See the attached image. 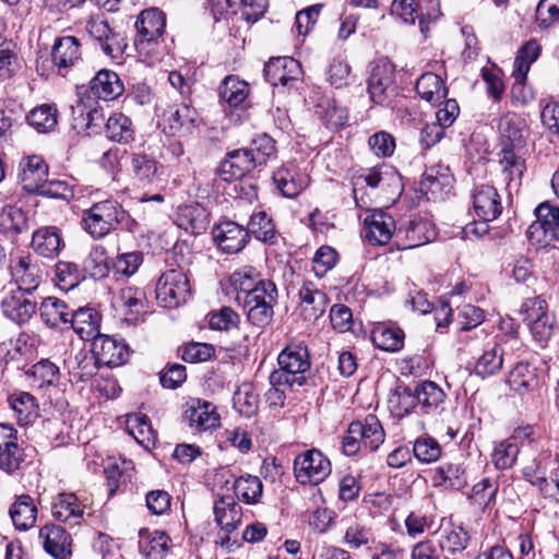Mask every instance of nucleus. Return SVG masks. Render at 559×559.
<instances>
[{"label":"nucleus","mask_w":559,"mask_h":559,"mask_svg":"<svg viewBox=\"0 0 559 559\" xmlns=\"http://www.w3.org/2000/svg\"><path fill=\"white\" fill-rule=\"evenodd\" d=\"M277 364L269 377L272 388L267 399L273 403H282L286 390L307 384L306 373L311 366L308 347L304 342H290L278 354Z\"/></svg>","instance_id":"nucleus-1"},{"label":"nucleus","mask_w":559,"mask_h":559,"mask_svg":"<svg viewBox=\"0 0 559 559\" xmlns=\"http://www.w3.org/2000/svg\"><path fill=\"white\" fill-rule=\"evenodd\" d=\"M129 221V214L112 199L96 202L82 212L83 229L94 239L104 238L120 225L128 226Z\"/></svg>","instance_id":"nucleus-2"},{"label":"nucleus","mask_w":559,"mask_h":559,"mask_svg":"<svg viewBox=\"0 0 559 559\" xmlns=\"http://www.w3.org/2000/svg\"><path fill=\"white\" fill-rule=\"evenodd\" d=\"M242 299L243 309L251 324L264 328L272 322L274 307L278 300V290L273 281L260 282L258 288L243 296Z\"/></svg>","instance_id":"nucleus-3"},{"label":"nucleus","mask_w":559,"mask_h":559,"mask_svg":"<svg viewBox=\"0 0 559 559\" xmlns=\"http://www.w3.org/2000/svg\"><path fill=\"white\" fill-rule=\"evenodd\" d=\"M519 314L534 340L540 346H545L555 329V317L549 312L547 301L540 296L527 298L522 302Z\"/></svg>","instance_id":"nucleus-4"},{"label":"nucleus","mask_w":559,"mask_h":559,"mask_svg":"<svg viewBox=\"0 0 559 559\" xmlns=\"http://www.w3.org/2000/svg\"><path fill=\"white\" fill-rule=\"evenodd\" d=\"M367 91L372 103L389 106L396 96L394 67L386 59L370 64Z\"/></svg>","instance_id":"nucleus-5"},{"label":"nucleus","mask_w":559,"mask_h":559,"mask_svg":"<svg viewBox=\"0 0 559 559\" xmlns=\"http://www.w3.org/2000/svg\"><path fill=\"white\" fill-rule=\"evenodd\" d=\"M294 476L300 485H319L331 474V462L320 450H306L294 459Z\"/></svg>","instance_id":"nucleus-6"},{"label":"nucleus","mask_w":559,"mask_h":559,"mask_svg":"<svg viewBox=\"0 0 559 559\" xmlns=\"http://www.w3.org/2000/svg\"><path fill=\"white\" fill-rule=\"evenodd\" d=\"M191 294L187 275L178 269L164 272L156 283V299L165 308H177L185 304Z\"/></svg>","instance_id":"nucleus-7"},{"label":"nucleus","mask_w":559,"mask_h":559,"mask_svg":"<svg viewBox=\"0 0 559 559\" xmlns=\"http://www.w3.org/2000/svg\"><path fill=\"white\" fill-rule=\"evenodd\" d=\"M536 221L530 225L526 236L532 243H559V206L549 202L535 209Z\"/></svg>","instance_id":"nucleus-8"},{"label":"nucleus","mask_w":559,"mask_h":559,"mask_svg":"<svg viewBox=\"0 0 559 559\" xmlns=\"http://www.w3.org/2000/svg\"><path fill=\"white\" fill-rule=\"evenodd\" d=\"M38 301L33 293L9 292L0 302L2 314L17 325H24L37 312Z\"/></svg>","instance_id":"nucleus-9"},{"label":"nucleus","mask_w":559,"mask_h":559,"mask_svg":"<svg viewBox=\"0 0 559 559\" xmlns=\"http://www.w3.org/2000/svg\"><path fill=\"white\" fill-rule=\"evenodd\" d=\"M198 112L187 104L173 105L162 115L159 124L168 135H188L197 127Z\"/></svg>","instance_id":"nucleus-10"},{"label":"nucleus","mask_w":559,"mask_h":559,"mask_svg":"<svg viewBox=\"0 0 559 559\" xmlns=\"http://www.w3.org/2000/svg\"><path fill=\"white\" fill-rule=\"evenodd\" d=\"M165 26V15L160 10L152 8L142 11L135 22L138 31L135 46L139 52H143L150 45L154 44L163 35Z\"/></svg>","instance_id":"nucleus-11"},{"label":"nucleus","mask_w":559,"mask_h":559,"mask_svg":"<svg viewBox=\"0 0 559 559\" xmlns=\"http://www.w3.org/2000/svg\"><path fill=\"white\" fill-rule=\"evenodd\" d=\"M212 234L217 247L228 254L241 251L250 239L248 229L233 221L219 223Z\"/></svg>","instance_id":"nucleus-12"},{"label":"nucleus","mask_w":559,"mask_h":559,"mask_svg":"<svg viewBox=\"0 0 559 559\" xmlns=\"http://www.w3.org/2000/svg\"><path fill=\"white\" fill-rule=\"evenodd\" d=\"M92 353L100 366L109 368L121 366L129 356L127 344L105 334L94 337Z\"/></svg>","instance_id":"nucleus-13"},{"label":"nucleus","mask_w":559,"mask_h":559,"mask_svg":"<svg viewBox=\"0 0 559 559\" xmlns=\"http://www.w3.org/2000/svg\"><path fill=\"white\" fill-rule=\"evenodd\" d=\"M265 80L277 86H292L294 82L299 80L301 73L300 63L292 57L272 58L264 66Z\"/></svg>","instance_id":"nucleus-14"},{"label":"nucleus","mask_w":559,"mask_h":559,"mask_svg":"<svg viewBox=\"0 0 559 559\" xmlns=\"http://www.w3.org/2000/svg\"><path fill=\"white\" fill-rule=\"evenodd\" d=\"M23 455L17 431L9 425L0 424V469L12 474L20 468Z\"/></svg>","instance_id":"nucleus-15"},{"label":"nucleus","mask_w":559,"mask_h":559,"mask_svg":"<svg viewBox=\"0 0 559 559\" xmlns=\"http://www.w3.org/2000/svg\"><path fill=\"white\" fill-rule=\"evenodd\" d=\"M85 506L73 492H61L51 502V515L56 521L70 526L79 525L84 519Z\"/></svg>","instance_id":"nucleus-16"},{"label":"nucleus","mask_w":559,"mask_h":559,"mask_svg":"<svg viewBox=\"0 0 559 559\" xmlns=\"http://www.w3.org/2000/svg\"><path fill=\"white\" fill-rule=\"evenodd\" d=\"M298 296L299 309L305 320L316 321L325 312L329 298L314 283L304 282Z\"/></svg>","instance_id":"nucleus-17"},{"label":"nucleus","mask_w":559,"mask_h":559,"mask_svg":"<svg viewBox=\"0 0 559 559\" xmlns=\"http://www.w3.org/2000/svg\"><path fill=\"white\" fill-rule=\"evenodd\" d=\"M472 200L475 214L484 221H495L502 212L501 199L493 186H476Z\"/></svg>","instance_id":"nucleus-18"},{"label":"nucleus","mask_w":559,"mask_h":559,"mask_svg":"<svg viewBox=\"0 0 559 559\" xmlns=\"http://www.w3.org/2000/svg\"><path fill=\"white\" fill-rule=\"evenodd\" d=\"M364 223L366 228L365 238L368 242L377 246L386 245L396 230L394 218L381 210L372 212L365 218Z\"/></svg>","instance_id":"nucleus-19"},{"label":"nucleus","mask_w":559,"mask_h":559,"mask_svg":"<svg viewBox=\"0 0 559 559\" xmlns=\"http://www.w3.org/2000/svg\"><path fill=\"white\" fill-rule=\"evenodd\" d=\"M247 148L235 150L227 153L219 166V176L224 181L242 178L257 167L253 155Z\"/></svg>","instance_id":"nucleus-20"},{"label":"nucleus","mask_w":559,"mask_h":559,"mask_svg":"<svg viewBox=\"0 0 559 559\" xmlns=\"http://www.w3.org/2000/svg\"><path fill=\"white\" fill-rule=\"evenodd\" d=\"M45 550L56 559H68L71 556V536L56 524H47L39 531Z\"/></svg>","instance_id":"nucleus-21"},{"label":"nucleus","mask_w":559,"mask_h":559,"mask_svg":"<svg viewBox=\"0 0 559 559\" xmlns=\"http://www.w3.org/2000/svg\"><path fill=\"white\" fill-rule=\"evenodd\" d=\"M214 515L217 525L226 534H230L236 531L241 523L242 509L233 496L225 495L215 500Z\"/></svg>","instance_id":"nucleus-22"},{"label":"nucleus","mask_w":559,"mask_h":559,"mask_svg":"<svg viewBox=\"0 0 559 559\" xmlns=\"http://www.w3.org/2000/svg\"><path fill=\"white\" fill-rule=\"evenodd\" d=\"M177 224L191 234H202L210 225V214L198 202L180 205L177 212Z\"/></svg>","instance_id":"nucleus-23"},{"label":"nucleus","mask_w":559,"mask_h":559,"mask_svg":"<svg viewBox=\"0 0 559 559\" xmlns=\"http://www.w3.org/2000/svg\"><path fill=\"white\" fill-rule=\"evenodd\" d=\"M100 314L91 307H82L71 311L69 324L83 341H94L100 335Z\"/></svg>","instance_id":"nucleus-24"},{"label":"nucleus","mask_w":559,"mask_h":559,"mask_svg":"<svg viewBox=\"0 0 559 559\" xmlns=\"http://www.w3.org/2000/svg\"><path fill=\"white\" fill-rule=\"evenodd\" d=\"M81 43L74 36H63L55 40L51 50V60L58 68L59 72L62 69L67 70L78 63L81 59Z\"/></svg>","instance_id":"nucleus-25"},{"label":"nucleus","mask_w":559,"mask_h":559,"mask_svg":"<svg viewBox=\"0 0 559 559\" xmlns=\"http://www.w3.org/2000/svg\"><path fill=\"white\" fill-rule=\"evenodd\" d=\"M436 236L435 230L427 221H411L405 227L396 230V238L402 241V249L420 247L431 241Z\"/></svg>","instance_id":"nucleus-26"},{"label":"nucleus","mask_w":559,"mask_h":559,"mask_svg":"<svg viewBox=\"0 0 559 559\" xmlns=\"http://www.w3.org/2000/svg\"><path fill=\"white\" fill-rule=\"evenodd\" d=\"M90 90L99 99L112 100L123 93L124 87L116 72L103 69L91 80Z\"/></svg>","instance_id":"nucleus-27"},{"label":"nucleus","mask_w":559,"mask_h":559,"mask_svg":"<svg viewBox=\"0 0 559 559\" xmlns=\"http://www.w3.org/2000/svg\"><path fill=\"white\" fill-rule=\"evenodd\" d=\"M11 275L17 288L24 293H33L38 287L40 282L39 270L35 264H32L28 257H19L11 261Z\"/></svg>","instance_id":"nucleus-28"},{"label":"nucleus","mask_w":559,"mask_h":559,"mask_svg":"<svg viewBox=\"0 0 559 559\" xmlns=\"http://www.w3.org/2000/svg\"><path fill=\"white\" fill-rule=\"evenodd\" d=\"M20 178L24 189L35 192L48 178V166L40 156L33 155L24 158L20 164Z\"/></svg>","instance_id":"nucleus-29"},{"label":"nucleus","mask_w":559,"mask_h":559,"mask_svg":"<svg viewBox=\"0 0 559 559\" xmlns=\"http://www.w3.org/2000/svg\"><path fill=\"white\" fill-rule=\"evenodd\" d=\"M183 420L191 428L207 430L218 425L219 416L211 403L197 401L186 409Z\"/></svg>","instance_id":"nucleus-30"},{"label":"nucleus","mask_w":559,"mask_h":559,"mask_svg":"<svg viewBox=\"0 0 559 559\" xmlns=\"http://www.w3.org/2000/svg\"><path fill=\"white\" fill-rule=\"evenodd\" d=\"M32 246L39 255L53 259L60 253L64 242L56 227H45L34 233Z\"/></svg>","instance_id":"nucleus-31"},{"label":"nucleus","mask_w":559,"mask_h":559,"mask_svg":"<svg viewBox=\"0 0 559 559\" xmlns=\"http://www.w3.org/2000/svg\"><path fill=\"white\" fill-rule=\"evenodd\" d=\"M518 148L507 147L501 150L500 166L504 176L507 187L518 189L525 170L524 158L516 153Z\"/></svg>","instance_id":"nucleus-32"},{"label":"nucleus","mask_w":559,"mask_h":559,"mask_svg":"<svg viewBox=\"0 0 559 559\" xmlns=\"http://www.w3.org/2000/svg\"><path fill=\"white\" fill-rule=\"evenodd\" d=\"M503 366V348L499 343L488 344L474 365L476 376L485 379L497 374Z\"/></svg>","instance_id":"nucleus-33"},{"label":"nucleus","mask_w":559,"mask_h":559,"mask_svg":"<svg viewBox=\"0 0 559 559\" xmlns=\"http://www.w3.org/2000/svg\"><path fill=\"white\" fill-rule=\"evenodd\" d=\"M162 165L154 156L144 152L131 155V169L134 178L143 186L152 185L159 178Z\"/></svg>","instance_id":"nucleus-34"},{"label":"nucleus","mask_w":559,"mask_h":559,"mask_svg":"<svg viewBox=\"0 0 559 559\" xmlns=\"http://www.w3.org/2000/svg\"><path fill=\"white\" fill-rule=\"evenodd\" d=\"M43 322L49 328L69 324L71 311L68 305L57 297H46L37 308Z\"/></svg>","instance_id":"nucleus-35"},{"label":"nucleus","mask_w":559,"mask_h":559,"mask_svg":"<svg viewBox=\"0 0 559 559\" xmlns=\"http://www.w3.org/2000/svg\"><path fill=\"white\" fill-rule=\"evenodd\" d=\"M171 545L169 536L160 531L148 533L146 530L140 531V551L147 559H163Z\"/></svg>","instance_id":"nucleus-36"},{"label":"nucleus","mask_w":559,"mask_h":559,"mask_svg":"<svg viewBox=\"0 0 559 559\" xmlns=\"http://www.w3.org/2000/svg\"><path fill=\"white\" fill-rule=\"evenodd\" d=\"M70 376L78 382H86L98 371V364L95 355L84 350L78 352L73 357L66 360Z\"/></svg>","instance_id":"nucleus-37"},{"label":"nucleus","mask_w":559,"mask_h":559,"mask_svg":"<svg viewBox=\"0 0 559 559\" xmlns=\"http://www.w3.org/2000/svg\"><path fill=\"white\" fill-rule=\"evenodd\" d=\"M105 133L108 140L129 144L135 139V128L132 120L122 112H114L107 120Z\"/></svg>","instance_id":"nucleus-38"},{"label":"nucleus","mask_w":559,"mask_h":559,"mask_svg":"<svg viewBox=\"0 0 559 559\" xmlns=\"http://www.w3.org/2000/svg\"><path fill=\"white\" fill-rule=\"evenodd\" d=\"M314 115L331 130H338L347 122V110L337 106L335 99L321 97L314 110Z\"/></svg>","instance_id":"nucleus-39"},{"label":"nucleus","mask_w":559,"mask_h":559,"mask_svg":"<svg viewBox=\"0 0 559 559\" xmlns=\"http://www.w3.org/2000/svg\"><path fill=\"white\" fill-rule=\"evenodd\" d=\"M9 513L15 528L27 531L33 527L36 522L37 508L31 496L22 495L17 497L11 506Z\"/></svg>","instance_id":"nucleus-40"},{"label":"nucleus","mask_w":559,"mask_h":559,"mask_svg":"<svg viewBox=\"0 0 559 559\" xmlns=\"http://www.w3.org/2000/svg\"><path fill=\"white\" fill-rule=\"evenodd\" d=\"M414 392L416 393L418 406H420L425 414L436 411L444 403L447 396L443 390L430 380L416 383Z\"/></svg>","instance_id":"nucleus-41"},{"label":"nucleus","mask_w":559,"mask_h":559,"mask_svg":"<svg viewBox=\"0 0 559 559\" xmlns=\"http://www.w3.org/2000/svg\"><path fill=\"white\" fill-rule=\"evenodd\" d=\"M249 93V84L236 75L226 76L218 88L221 99L234 108L241 106Z\"/></svg>","instance_id":"nucleus-42"},{"label":"nucleus","mask_w":559,"mask_h":559,"mask_svg":"<svg viewBox=\"0 0 559 559\" xmlns=\"http://www.w3.org/2000/svg\"><path fill=\"white\" fill-rule=\"evenodd\" d=\"M415 88L420 98L430 104L441 102L448 93L443 80L432 72L421 74L416 82Z\"/></svg>","instance_id":"nucleus-43"},{"label":"nucleus","mask_w":559,"mask_h":559,"mask_svg":"<svg viewBox=\"0 0 559 559\" xmlns=\"http://www.w3.org/2000/svg\"><path fill=\"white\" fill-rule=\"evenodd\" d=\"M502 148L523 146V120L516 114H507L499 121Z\"/></svg>","instance_id":"nucleus-44"},{"label":"nucleus","mask_w":559,"mask_h":559,"mask_svg":"<svg viewBox=\"0 0 559 559\" xmlns=\"http://www.w3.org/2000/svg\"><path fill=\"white\" fill-rule=\"evenodd\" d=\"M508 384L520 394L534 390L538 385L536 369L526 362H519L509 372Z\"/></svg>","instance_id":"nucleus-45"},{"label":"nucleus","mask_w":559,"mask_h":559,"mask_svg":"<svg viewBox=\"0 0 559 559\" xmlns=\"http://www.w3.org/2000/svg\"><path fill=\"white\" fill-rule=\"evenodd\" d=\"M249 236L253 235L255 239L274 245L277 242L278 233L271 217L263 211L253 213L247 227Z\"/></svg>","instance_id":"nucleus-46"},{"label":"nucleus","mask_w":559,"mask_h":559,"mask_svg":"<svg viewBox=\"0 0 559 559\" xmlns=\"http://www.w3.org/2000/svg\"><path fill=\"white\" fill-rule=\"evenodd\" d=\"M498 490V479L485 477L473 486L468 499L472 504L485 511L493 507Z\"/></svg>","instance_id":"nucleus-47"},{"label":"nucleus","mask_w":559,"mask_h":559,"mask_svg":"<svg viewBox=\"0 0 559 559\" xmlns=\"http://www.w3.org/2000/svg\"><path fill=\"white\" fill-rule=\"evenodd\" d=\"M373 344L385 352H399L403 348L405 334L399 326L380 325L372 331Z\"/></svg>","instance_id":"nucleus-48"},{"label":"nucleus","mask_w":559,"mask_h":559,"mask_svg":"<svg viewBox=\"0 0 559 559\" xmlns=\"http://www.w3.org/2000/svg\"><path fill=\"white\" fill-rule=\"evenodd\" d=\"M276 188L286 198L297 197L305 188L306 181L294 169L283 167L273 174Z\"/></svg>","instance_id":"nucleus-49"},{"label":"nucleus","mask_w":559,"mask_h":559,"mask_svg":"<svg viewBox=\"0 0 559 559\" xmlns=\"http://www.w3.org/2000/svg\"><path fill=\"white\" fill-rule=\"evenodd\" d=\"M266 280L260 278V273L253 266H242L236 270L229 277V283L231 287L238 292L237 299L240 300V294L243 296L251 293L253 289L258 288L260 282H265Z\"/></svg>","instance_id":"nucleus-50"},{"label":"nucleus","mask_w":559,"mask_h":559,"mask_svg":"<svg viewBox=\"0 0 559 559\" xmlns=\"http://www.w3.org/2000/svg\"><path fill=\"white\" fill-rule=\"evenodd\" d=\"M234 408L245 417H252L259 408V396L251 383L245 382L238 386L233 397Z\"/></svg>","instance_id":"nucleus-51"},{"label":"nucleus","mask_w":559,"mask_h":559,"mask_svg":"<svg viewBox=\"0 0 559 559\" xmlns=\"http://www.w3.org/2000/svg\"><path fill=\"white\" fill-rule=\"evenodd\" d=\"M55 278L60 289L70 290L76 287L85 278V275L76 263L59 261L55 265Z\"/></svg>","instance_id":"nucleus-52"},{"label":"nucleus","mask_w":559,"mask_h":559,"mask_svg":"<svg viewBox=\"0 0 559 559\" xmlns=\"http://www.w3.org/2000/svg\"><path fill=\"white\" fill-rule=\"evenodd\" d=\"M236 496L248 504L259 502L263 485L259 477L247 475L238 477L233 485Z\"/></svg>","instance_id":"nucleus-53"},{"label":"nucleus","mask_w":559,"mask_h":559,"mask_svg":"<svg viewBox=\"0 0 559 559\" xmlns=\"http://www.w3.org/2000/svg\"><path fill=\"white\" fill-rule=\"evenodd\" d=\"M519 453V443L508 438L495 444L491 461L496 468L508 469L515 464Z\"/></svg>","instance_id":"nucleus-54"},{"label":"nucleus","mask_w":559,"mask_h":559,"mask_svg":"<svg viewBox=\"0 0 559 559\" xmlns=\"http://www.w3.org/2000/svg\"><path fill=\"white\" fill-rule=\"evenodd\" d=\"M360 424L362 428L361 442L364 449L369 452L378 450L385 437L379 419L374 415H367Z\"/></svg>","instance_id":"nucleus-55"},{"label":"nucleus","mask_w":559,"mask_h":559,"mask_svg":"<svg viewBox=\"0 0 559 559\" xmlns=\"http://www.w3.org/2000/svg\"><path fill=\"white\" fill-rule=\"evenodd\" d=\"M26 120L38 132H49L57 126V109L49 104H43L31 110Z\"/></svg>","instance_id":"nucleus-56"},{"label":"nucleus","mask_w":559,"mask_h":559,"mask_svg":"<svg viewBox=\"0 0 559 559\" xmlns=\"http://www.w3.org/2000/svg\"><path fill=\"white\" fill-rule=\"evenodd\" d=\"M127 429L130 435H132L133 438L144 447H148L155 441V432L146 415H129L127 418Z\"/></svg>","instance_id":"nucleus-57"},{"label":"nucleus","mask_w":559,"mask_h":559,"mask_svg":"<svg viewBox=\"0 0 559 559\" xmlns=\"http://www.w3.org/2000/svg\"><path fill=\"white\" fill-rule=\"evenodd\" d=\"M436 479L439 485L450 489H461L467 483L464 468L460 464L448 463L439 466L436 471Z\"/></svg>","instance_id":"nucleus-58"},{"label":"nucleus","mask_w":559,"mask_h":559,"mask_svg":"<svg viewBox=\"0 0 559 559\" xmlns=\"http://www.w3.org/2000/svg\"><path fill=\"white\" fill-rule=\"evenodd\" d=\"M12 409L17 414L20 421L29 423L37 416L36 399L28 392H17L10 399Z\"/></svg>","instance_id":"nucleus-59"},{"label":"nucleus","mask_w":559,"mask_h":559,"mask_svg":"<svg viewBox=\"0 0 559 559\" xmlns=\"http://www.w3.org/2000/svg\"><path fill=\"white\" fill-rule=\"evenodd\" d=\"M415 385L409 386L400 384L396 386L394 394L390 399V403L400 416L408 415L418 406L416 399Z\"/></svg>","instance_id":"nucleus-60"},{"label":"nucleus","mask_w":559,"mask_h":559,"mask_svg":"<svg viewBox=\"0 0 559 559\" xmlns=\"http://www.w3.org/2000/svg\"><path fill=\"white\" fill-rule=\"evenodd\" d=\"M365 183L374 189L381 187L383 185H394L396 187L401 186V178L396 170L388 165H381L379 167L372 168L362 176Z\"/></svg>","instance_id":"nucleus-61"},{"label":"nucleus","mask_w":559,"mask_h":559,"mask_svg":"<svg viewBox=\"0 0 559 559\" xmlns=\"http://www.w3.org/2000/svg\"><path fill=\"white\" fill-rule=\"evenodd\" d=\"M29 374L39 381V386L57 385L60 380L59 367L49 359H41L33 365Z\"/></svg>","instance_id":"nucleus-62"},{"label":"nucleus","mask_w":559,"mask_h":559,"mask_svg":"<svg viewBox=\"0 0 559 559\" xmlns=\"http://www.w3.org/2000/svg\"><path fill=\"white\" fill-rule=\"evenodd\" d=\"M247 150L251 151L250 153L253 155L257 166L265 164L276 152L274 140L265 133L253 139L250 147Z\"/></svg>","instance_id":"nucleus-63"},{"label":"nucleus","mask_w":559,"mask_h":559,"mask_svg":"<svg viewBox=\"0 0 559 559\" xmlns=\"http://www.w3.org/2000/svg\"><path fill=\"white\" fill-rule=\"evenodd\" d=\"M82 270L84 271V274L88 273L90 276L95 280L105 277L109 267L106 263V258L104 257V249L98 246L92 248L84 261Z\"/></svg>","instance_id":"nucleus-64"}]
</instances>
